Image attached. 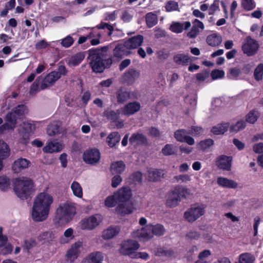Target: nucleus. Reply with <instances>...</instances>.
Segmentation results:
<instances>
[{"label": "nucleus", "instance_id": "obj_1", "mask_svg": "<svg viewBox=\"0 0 263 263\" xmlns=\"http://www.w3.org/2000/svg\"><path fill=\"white\" fill-rule=\"evenodd\" d=\"M54 201L52 194L47 190L39 193L34 198L31 212L32 219L35 222H42L48 217Z\"/></svg>", "mask_w": 263, "mask_h": 263}, {"label": "nucleus", "instance_id": "obj_2", "mask_svg": "<svg viewBox=\"0 0 263 263\" xmlns=\"http://www.w3.org/2000/svg\"><path fill=\"white\" fill-rule=\"evenodd\" d=\"M165 232V230L162 224H157L153 225L149 224L144 227L134 231L132 235L133 237L138 238L141 240L146 241L152 239L154 235L161 236Z\"/></svg>", "mask_w": 263, "mask_h": 263}, {"label": "nucleus", "instance_id": "obj_3", "mask_svg": "<svg viewBox=\"0 0 263 263\" xmlns=\"http://www.w3.org/2000/svg\"><path fill=\"white\" fill-rule=\"evenodd\" d=\"M13 185L16 195L22 199H26L33 187L32 181L29 178L25 177L14 179L13 181Z\"/></svg>", "mask_w": 263, "mask_h": 263}, {"label": "nucleus", "instance_id": "obj_4", "mask_svg": "<svg viewBox=\"0 0 263 263\" xmlns=\"http://www.w3.org/2000/svg\"><path fill=\"white\" fill-rule=\"evenodd\" d=\"M76 213L74 204L70 202L60 203L56 210V217L62 223L69 222Z\"/></svg>", "mask_w": 263, "mask_h": 263}, {"label": "nucleus", "instance_id": "obj_5", "mask_svg": "<svg viewBox=\"0 0 263 263\" xmlns=\"http://www.w3.org/2000/svg\"><path fill=\"white\" fill-rule=\"evenodd\" d=\"M189 193L187 188L176 186L167 193L166 204L169 207H175L180 202L181 198H185Z\"/></svg>", "mask_w": 263, "mask_h": 263}, {"label": "nucleus", "instance_id": "obj_6", "mask_svg": "<svg viewBox=\"0 0 263 263\" xmlns=\"http://www.w3.org/2000/svg\"><path fill=\"white\" fill-rule=\"evenodd\" d=\"M104 55L103 51L99 49L90 51L89 59L92 70L95 72H101L105 68Z\"/></svg>", "mask_w": 263, "mask_h": 263}, {"label": "nucleus", "instance_id": "obj_7", "mask_svg": "<svg viewBox=\"0 0 263 263\" xmlns=\"http://www.w3.org/2000/svg\"><path fill=\"white\" fill-rule=\"evenodd\" d=\"M35 129V124L32 121L24 122L18 129L20 142L22 144H27L29 142L30 136L33 134Z\"/></svg>", "mask_w": 263, "mask_h": 263}, {"label": "nucleus", "instance_id": "obj_8", "mask_svg": "<svg viewBox=\"0 0 263 263\" xmlns=\"http://www.w3.org/2000/svg\"><path fill=\"white\" fill-rule=\"evenodd\" d=\"M205 205L203 204L196 203L191 205L184 214L185 219L189 222H194L203 215L205 212Z\"/></svg>", "mask_w": 263, "mask_h": 263}, {"label": "nucleus", "instance_id": "obj_9", "mask_svg": "<svg viewBox=\"0 0 263 263\" xmlns=\"http://www.w3.org/2000/svg\"><path fill=\"white\" fill-rule=\"evenodd\" d=\"M85 245L82 240H78L72 243L67 252L66 256L71 262L74 261L81 254L85 251Z\"/></svg>", "mask_w": 263, "mask_h": 263}, {"label": "nucleus", "instance_id": "obj_10", "mask_svg": "<svg viewBox=\"0 0 263 263\" xmlns=\"http://www.w3.org/2000/svg\"><path fill=\"white\" fill-rule=\"evenodd\" d=\"M259 47L257 41L252 39L250 36L247 37L242 46L243 53L249 57L253 56L257 53Z\"/></svg>", "mask_w": 263, "mask_h": 263}, {"label": "nucleus", "instance_id": "obj_11", "mask_svg": "<svg viewBox=\"0 0 263 263\" xmlns=\"http://www.w3.org/2000/svg\"><path fill=\"white\" fill-rule=\"evenodd\" d=\"M139 247V244L135 240H125L121 243L120 252L124 255L133 256Z\"/></svg>", "mask_w": 263, "mask_h": 263}, {"label": "nucleus", "instance_id": "obj_12", "mask_svg": "<svg viewBox=\"0 0 263 263\" xmlns=\"http://www.w3.org/2000/svg\"><path fill=\"white\" fill-rule=\"evenodd\" d=\"M102 220L100 214H96L82 219L81 221V228L83 230H92L98 227Z\"/></svg>", "mask_w": 263, "mask_h": 263}, {"label": "nucleus", "instance_id": "obj_13", "mask_svg": "<svg viewBox=\"0 0 263 263\" xmlns=\"http://www.w3.org/2000/svg\"><path fill=\"white\" fill-rule=\"evenodd\" d=\"M83 158L86 163L90 164H95L99 161L100 153L98 149H91L84 153Z\"/></svg>", "mask_w": 263, "mask_h": 263}, {"label": "nucleus", "instance_id": "obj_14", "mask_svg": "<svg viewBox=\"0 0 263 263\" xmlns=\"http://www.w3.org/2000/svg\"><path fill=\"white\" fill-rule=\"evenodd\" d=\"M119 203L120 202H125L129 200L132 196V192L130 188L129 187H122L114 193Z\"/></svg>", "mask_w": 263, "mask_h": 263}, {"label": "nucleus", "instance_id": "obj_15", "mask_svg": "<svg viewBox=\"0 0 263 263\" xmlns=\"http://www.w3.org/2000/svg\"><path fill=\"white\" fill-rule=\"evenodd\" d=\"M63 143L57 140L48 141L43 147V151L47 153H58L61 151L63 148Z\"/></svg>", "mask_w": 263, "mask_h": 263}, {"label": "nucleus", "instance_id": "obj_16", "mask_svg": "<svg viewBox=\"0 0 263 263\" xmlns=\"http://www.w3.org/2000/svg\"><path fill=\"white\" fill-rule=\"evenodd\" d=\"M7 237L3 234V228L0 227V254L6 255L12 251V246L7 243Z\"/></svg>", "mask_w": 263, "mask_h": 263}, {"label": "nucleus", "instance_id": "obj_17", "mask_svg": "<svg viewBox=\"0 0 263 263\" xmlns=\"http://www.w3.org/2000/svg\"><path fill=\"white\" fill-rule=\"evenodd\" d=\"M59 79L60 74L57 72V71L51 72L45 77L41 83V89H45L52 86Z\"/></svg>", "mask_w": 263, "mask_h": 263}, {"label": "nucleus", "instance_id": "obj_18", "mask_svg": "<svg viewBox=\"0 0 263 263\" xmlns=\"http://www.w3.org/2000/svg\"><path fill=\"white\" fill-rule=\"evenodd\" d=\"M30 163L29 160L20 158L14 161L12 165V170L14 173H19L23 170L27 168Z\"/></svg>", "mask_w": 263, "mask_h": 263}, {"label": "nucleus", "instance_id": "obj_19", "mask_svg": "<svg viewBox=\"0 0 263 263\" xmlns=\"http://www.w3.org/2000/svg\"><path fill=\"white\" fill-rule=\"evenodd\" d=\"M141 108L140 104L136 101L128 103L121 109V111L125 116H129L138 112Z\"/></svg>", "mask_w": 263, "mask_h": 263}, {"label": "nucleus", "instance_id": "obj_20", "mask_svg": "<svg viewBox=\"0 0 263 263\" xmlns=\"http://www.w3.org/2000/svg\"><path fill=\"white\" fill-rule=\"evenodd\" d=\"M232 161L231 157L221 155L217 158L216 165L221 170L229 171L231 169Z\"/></svg>", "mask_w": 263, "mask_h": 263}, {"label": "nucleus", "instance_id": "obj_21", "mask_svg": "<svg viewBox=\"0 0 263 263\" xmlns=\"http://www.w3.org/2000/svg\"><path fill=\"white\" fill-rule=\"evenodd\" d=\"M104 258L103 253L100 251H93L83 258L82 263H101Z\"/></svg>", "mask_w": 263, "mask_h": 263}, {"label": "nucleus", "instance_id": "obj_22", "mask_svg": "<svg viewBox=\"0 0 263 263\" xmlns=\"http://www.w3.org/2000/svg\"><path fill=\"white\" fill-rule=\"evenodd\" d=\"M191 26V23L189 21L183 23L173 22L170 27V29L173 32L180 33L182 32L183 29H188Z\"/></svg>", "mask_w": 263, "mask_h": 263}, {"label": "nucleus", "instance_id": "obj_23", "mask_svg": "<svg viewBox=\"0 0 263 263\" xmlns=\"http://www.w3.org/2000/svg\"><path fill=\"white\" fill-rule=\"evenodd\" d=\"M120 231V228L118 226L109 227L102 232V237L105 240L112 239L119 234Z\"/></svg>", "mask_w": 263, "mask_h": 263}, {"label": "nucleus", "instance_id": "obj_24", "mask_svg": "<svg viewBox=\"0 0 263 263\" xmlns=\"http://www.w3.org/2000/svg\"><path fill=\"white\" fill-rule=\"evenodd\" d=\"M203 29V24L198 20L195 19L193 22V27L191 31L187 33V36L190 38H195Z\"/></svg>", "mask_w": 263, "mask_h": 263}, {"label": "nucleus", "instance_id": "obj_25", "mask_svg": "<svg viewBox=\"0 0 263 263\" xmlns=\"http://www.w3.org/2000/svg\"><path fill=\"white\" fill-rule=\"evenodd\" d=\"M217 182L219 186L228 189H236L238 186L237 183L233 180L223 177H218Z\"/></svg>", "mask_w": 263, "mask_h": 263}, {"label": "nucleus", "instance_id": "obj_26", "mask_svg": "<svg viewBox=\"0 0 263 263\" xmlns=\"http://www.w3.org/2000/svg\"><path fill=\"white\" fill-rule=\"evenodd\" d=\"M133 204L129 202H120L116 208V212L121 215L129 214L133 212Z\"/></svg>", "mask_w": 263, "mask_h": 263}, {"label": "nucleus", "instance_id": "obj_27", "mask_svg": "<svg viewBox=\"0 0 263 263\" xmlns=\"http://www.w3.org/2000/svg\"><path fill=\"white\" fill-rule=\"evenodd\" d=\"M143 37L139 35L134 36L125 42V46L127 49H134L140 46L143 42Z\"/></svg>", "mask_w": 263, "mask_h": 263}, {"label": "nucleus", "instance_id": "obj_28", "mask_svg": "<svg viewBox=\"0 0 263 263\" xmlns=\"http://www.w3.org/2000/svg\"><path fill=\"white\" fill-rule=\"evenodd\" d=\"M174 62L177 65H187L191 62V58L184 53H177L174 56Z\"/></svg>", "mask_w": 263, "mask_h": 263}, {"label": "nucleus", "instance_id": "obj_29", "mask_svg": "<svg viewBox=\"0 0 263 263\" xmlns=\"http://www.w3.org/2000/svg\"><path fill=\"white\" fill-rule=\"evenodd\" d=\"M74 238V230L72 228H69L64 231L63 235L60 237L59 241L61 243H67L70 242Z\"/></svg>", "mask_w": 263, "mask_h": 263}, {"label": "nucleus", "instance_id": "obj_30", "mask_svg": "<svg viewBox=\"0 0 263 263\" xmlns=\"http://www.w3.org/2000/svg\"><path fill=\"white\" fill-rule=\"evenodd\" d=\"M120 140V136L118 132L110 133L106 138V143L110 147H114L119 143Z\"/></svg>", "mask_w": 263, "mask_h": 263}, {"label": "nucleus", "instance_id": "obj_31", "mask_svg": "<svg viewBox=\"0 0 263 263\" xmlns=\"http://www.w3.org/2000/svg\"><path fill=\"white\" fill-rule=\"evenodd\" d=\"M140 77V72L135 69H130L124 75V80L129 83H134Z\"/></svg>", "mask_w": 263, "mask_h": 263}, {"label": "nucleus", "instance_id": "obj_32", "mask_svg": "<svg viewBox=\"0 0 263 263\" xmlns=\"http://www.w3.org/2000/svg\"><path fill=\"white\" fill-rule=\"evenodd\" d=\"M70 189L73 195L78 198H82L83 189L81 184L77 181H73L70 185Z\"/></svg>", "mask_w": 263, "mask_h": 263}, {"label": "nucleus", "instance_id": "obj_33", "mask_svg": "<svg viewBox=\"0 0 263 263\" xmlns=\"http://www.w3.org/2000/svg\"><path fill=\"white\" fill-rule=\"evenodd\" d=\"M9 155V149L8 145L4 141H0V170L2 168V160Z\"/></svg>", "mask_w": 263, "mask_h": 263}, {"label": "nucleus", "instance_id": "obj_34", "mask_svg": "<svg viewBox=\"0 0 263 263\" xmlns=\"http://www.w3.org/2000/svg\"><path fill=\"white\" fill-rule=\"evenodd\" d=\"M125 168V165L122 161L115 162L110 166V170L112 174H121Z\"/></svg>", "mask_w": 263, "mask_h": 263}, {"label": "nucleus", "instance_id": "obj_35", "mask_svg": "<svg viewBox=\"0 0 263 263\" xmlns=\"http://www.w3.org/2000/svg\"><path fill=\"white\" fill-rule=\"evenodd\" d=\"M60 123L58 121H53L49 124L47 129V133L50 136H54L60 132Z\"/></svg>", "mask_w": 263, "mask_h": 263}, {"label": "nucleus", "instance_id": "obj_36", "mask_svg": "<svg viewBox=\"0 0 263 263\" xmlns=\"http://www.w3.org/2000/svg\"><path fill=\"white\" fill-rule=\"evenodd\" d=\"M125 48L126 47L125 44L117 45L113 51L114 55L117 58H122L124 55L127 54V51Z\"/></svg>", "mask_w": 263, "mask_h": 263}, {"label": "nucleus", "instance_id": "obj_37", "mask_svg": "<svg viewBox=\"0 0 263 263\" xmlns=\"http://www.w3.org/2000/svg\"><path fill=\"white\" fill-rule=\"evenodd\" d=\"M84 58V56L82 53H78L68 59L67 64L70 67L76 66L79 65Z\"/></svg>", "mask_w": 263, "mask_h": 263}, {"label": "nucleus", "instance_id": "obj_38", "mask_svg": "<svg viewBox=\"0 0 263 263\" xmlns=\"http://www.w3.org/2000/svg\"><path fill=\"white\" fill-rule=\"evenodd\" d=\"M255 260V256L250 253H243L239 256V263H254Z\"/></svg>", "mask_w": 263, "mask_h": 263}, {"label": "nucleus", "instance_id": "obj_39", "mask_svg": "<svg viewBox=\"0 0 263 263\" xmlns=\"http://www.w3.org/2000/svg\"><path fill=\"white\" fill-rule=\"evenodd\" d=\"M121 112V110H118L116 111L108 109L104 112V115L108 119L115 122L119 118L120 114Z\"/></svg>", "mask_w": 263, "mask_h": 263}, {"label": "nucleus", "instance_id": "obj_40", "mask_svg": "<svg viewBox=\"0 0 263 263\" xmlns=\"http://www.w3.org/2000/svg\"><path fill=\"white\" fill-rule=\"evenodd\" d=\"M148 178L151 181H157L160 179L162 175V172L155 168H149L148 171Z\"/></svg>", "mask_w": 263, "mask_h": 263}, {"label": "nucleus", "instance_id": "obj_41", "mask_svg": "<svg viewBox=\"0 0 263 263\" xmlns=\"http://www.w3.org/2000/svg\"><path fill=\"white\" fill-rule=\"evenodd\" d=\"M117 203H119V201L115 196V193L114 194L107 196L104 201V204L107 208H113L115 207Z\"/></svg>", "mask_w": 263, "mask_h": 263}, {"label": "nucleus", "instance_id": "obj_42", "mask_svg": "<svg viewBox=\"0 0 263 263\" xmlns=\"http://www.w3.org/2000/svg\"><path fill=\"white\" fill-rule=\"evenodd\" d=\"M259 117V113L257 110H252L246 116V120L249 123L253 124Z\"/></svg>", "mask_w": 263, "mask_h": 263}, {"label": "nucleus", "instance_id": "obj_43", "mask_svg": "<svg viewBox=\"0 0 263 263\" xmlns=\"http://www.w3.org/2000/svg\"><path fill=\"white\" fill-rule=\"evenodd\" d=\"M158 22L157 16L152 13H148L146 15V22L147 26L149 28H151L155 26Z\"/></svg>", "mask_w": 263, "mask_h": 263}, {"label": "nucleus", "instance_id": "obj_44", "mask_svg": "<svg viewBox=\"0 0 263 263\" xmlns=\"http://www.w3.org/2000/svg\"><path fill=\"white\" fill-rule=\"evenodd\" d=\"M145 141V137L141 134H134L129 138V142L132 144H140Z\"/></svg>", "mask_w": 263, "mask_h": 263}, {"label": "nucleus", "instance_id": "obj_45", "mask_svg": "<svg viewBox=\"0 0 263 263\" xmlns=\"http://www.w3.org/2000/svg\"><path fill=\"white\" fill-rule=\"evenodd\" d=\"M229 127V124L227 122H223L218 124L215 126V135H222L227 132Z\"/></svg>", "mask_w": 263, "mask_h": 263}, {"label": "nucleus", "instance_id": "obj_46", "mask_svg": "<svg viewBox=\"0 0 263 263\" xmlns=\"http://www.w3.org/2000/svg\"><path fill=\"white\" fill-rule=\"evenodd\" d=\"M263 77V64L260 63L257 65L254 70V77L256 81H260Z\"/></svg>", "mask_w": 263, "mask_h": 263}, {"label": "nucleus", "instance_id": "obj_47", "mask_svg": "<svg viewBox=\"0 0 263 263\" xmlns=\"http://www.w3.org/2000/svg\"><path fill=\"white\" fill-rule=\"evenodd\" d=\"M165 10L167 12L179 11L178 3L174 1H170L165 4Z\"/></svg>", "mask_w": 263, "mask_h": 263}, {"label": "nucleus", "instance_id": "obj_48", "mask_svg": "<svg viewBox=\"0 0 263 263\" xmlns=\"http://www.w3.org/2000/svg\"><path fill=\"white\" fill-rule=\"evenodd\" d=\"M246 126L245 122L242 120L238 121L235 124L230 127L231 132H237L240 130L243 129Z\"/></svg>", "mask_w": 263, "mask_h": 263}, {"label": "nucleus", "instance_id": "obj_49", "mask_svg": "<svg viewBox=\"0 0 263 263\" xmlns=\"http://www.w3.org/2000/svg\"><path fill=\"white\" fill-rule=\"evenodd\" d=\"M176 152V148L172 144H166L162 149V153L165 156L173 155Z\"/></svg>", "mask_w": 263, "mask_h": 263}, {"label": "nucleus", "instance_id": "obj_50", "mask_svg": "<svg viewBox=\"0 0 263 263\" xmlns=\"http://www.w3.org/2000/svg\"><path fill=\"white\" fill-rule=\"evenodd\" d=\"M129 98V94L126 91L122 89L119 90L117 92V99L119 102H123Z\"/></svg>", "mask_w": 263, "mask_h": 263}, {"label": "nucleus", "instance_id": "obj_51", "mask_svg": "<svg viewBox=\"0 0 263 263\" xmlns=\"http://www.w3.org/2000/svg\"><path fill=\"white\" fill-rule=\"evenodd\" d=\"M12 111L18 117L24 115L27 112L26 107L24 105H19L14 108Z\"/></svg>", "mask_w": 263, "mask_h": 263}, {"label": "nucleus", "instance_id": "obj_52", "mask_svg": "<svg viewBox=\"0 0 263 263\" xmlns=\"http://www.w3.org/2000/svg\"><path fill=\"white\" fill-rule=\"evenodd\" d=\"M187 135V132L183 129L178 130L175 133L176 139L180 142H184Z\"/></svg>", "mask_w": 263, "mask_h": 263}, {"label": "nucleus", "instance_id": "obj_53", "mask_svg": "<svg viewBox=\"0 0 263 263\" xmlns=\"http://www.w3.org/2000/svg\"><path fill=\"white\" fill-rule=\"evenodd\" d=\"M242 6L245 9L250 11L255 8L256 5L253 0H242Z\"/></svg>", "mask_w": 263, "mask_h": 263}, {"label": "nucleus", "instance_id": "obj_54", "mask_svg": "<svg viewBox=\"0 0 263 263\" xmlns=\"http://www.w3.org/2000/svg\"><path fill=\"white\" fill-rule=\"evenodd\" d=\"M9 179L5 176L0 177V189L5 191L8 189L10 185Z\"/></svg>", "mask_w": 263, "mask_h": 263}, {"label": "nucleus", "instance_id": "obj_55", "mask_svg": "<svg viewBox=\"0 0 263 263\" xmlns=\"http://www.w3.org/2000/svg\"><path fill=\"white\" fill-rule=\"evenodd\" d=\"M211 255V252L208 250H205L199 254V260L197 261H200L201 263L204 262V261H207L208 257Z\"/></svg>", "mask_w": 263, "mask_h": 263}, {"label": "nucleus", "instance_id": "obj_56", "mask_svg": "<svg viewBox=\"0 0 263 263\" xmlns=\"http://www.w3.org/2000/svg\"><path fill=\"white\" fill-rule=\"evenodd\" d=\"M96 27L99 29H107L108 31L107 32L108 35H111L114 30V27L104 22L101 23L99 25H97Z\"/></svg>", "mask_w": 263, "mask_h": 263}, {"label": "nucleus", "instance_id": "obj_57", "mask_svg": "<svg viewBox=\"0 0 263 263\" xmlns=\"http://www.w3.org/2000/svg\"><path fill=\"white\" fill-rule=\"evenodd\" d=\"M73 42V38L70 35H68L61 40V44L63 47L68 48L72 45Z\"/></svg>", "mask_w": 263, "mask_h": 263}, {"label": "nucleus", "instance_id": "obj_58", "mask_svg": "<svg viewBox=\"0 0 263 263\" xmlns=\"http://www.w3.org/2000/svg\"><path fill=\"white\" fill-rule=\"evenodd\" d=\"M213 144V141L212 139H206L201 141L198 144V146L202 149L205 151L209 148Z\"/></svg>", "mask_w": 263, "mask_h": 263}, {"label": "nucleus", "instance_id": "obj_59", "mask_svg": "<svg viewBox=\"0 0 263 263\" xmlns=\"http://www.w3.org/2000/svg\"><path fill=\"white\" fill-rule=\"evenodd\" d=\"M51 45V43L46 42L45 40H42L37 42L35 45L37 50L45 49Z\"/></svg>", "mask_w": 263, "mask_h": 263}, {"label": "nucleus", "instance_id": "obj_60", "mask_svg": "<svg viewBox=\"0 0 263 263\" xmlns=\"http://www.w3.org/2000/svg\"><path fill=\"white\" fill-rule=\"evenodd\" d=\"M18 117L12 111L7 114L6 116V121L10 123L16 124V120Z\"/></svg>", "mask_w": 263, "mask_h": 263}, {"label": "nucleus", "instance_id": "obj_61", "mask_svg": "<svg viewBox=\"0 0 263 263\" xmlns=\"http://www.w3.org/2000/svg\"><path fill=\"white\" fill-rule=\"evenodd\" d=\"M240 69L238 68H232L229 69L228 76L231 79L236 78L240 75Z\"/></svg>", "mask_w": 263, "mask_h": 263}, {"label": "nucleus", "instance_id": "obj_62", "mask_svg": "<svg viewBox=\"0 0 263 263\" xmlns=\"http://www.w3.org/2000/svg\"><path fill=\"white\" fill-rule=\"evenodd\" d=\"M117 15V11H114L112 12H107L104 14V19L106 21H113L116 20Z\"/></svg>", "mask_w": 263, "mask_h": 263}, {"label": "nucleus", "instance_id": "obj_63", "mask_svg": "<svg viewBox=\"0 0 263 263\" xmlns=\"http://www.w3.org/2000/svg\"><path fill=\"white\" fill-rule=\"evenodd\" d=\"M39 80L37 79L32 84L30 89V93L31 95H34L36 93L39 91Z\"/></svg>", "mask_w": 263, "mask_h": 263}, {"label": "nucleus", "instance_id": "obj_64", "mask_svg": "<svg viewBox=\"0 0 263 263\" xmlns=\"http://www.w3.org/2000/svg\"><path fill=\"white\" fill-rule=\"evenodd\" d=\"M53 238L52 234L50 232H45L39 236L40 239L45 241L51 240Z\"/></svg>", "mask_w": 263, "mask_h": 263}]
</instances>
